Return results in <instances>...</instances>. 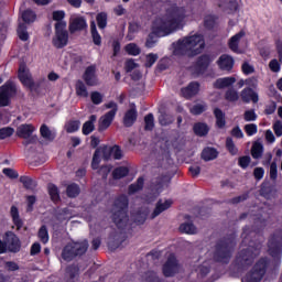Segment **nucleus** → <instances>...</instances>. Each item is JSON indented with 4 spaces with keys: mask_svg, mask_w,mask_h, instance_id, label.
I'll list each match as a JSON object with an SVG mask.
<instances>
[{
    "mask_svg": "<svg viewBox=\"0 0 282 282\" xmlns=\"http://www.w3.org/2000/svg\"><path fill=\"white\" fill-rule=\"evenodd\" d=\"M100 149H96L91 161L93 171H98V169H100Z\"/></svg>",
    "mask_w": 282,
    "mask_h": 282,
    "instance_id": "13d9d810",
    "label": "nucleus"
},
{
    "mask_svg": "<svg viewBox=\"0 0 282 282\" xmlns=\"http://www.w3.org/2000/svg\"><path fill=\"white\" fill-rule=\"evenodd\" d=\"M218 8L223 9V12H227V14H234V12L239 11V1L238 0H220L218 3Z\"/></svg>",
    "mask_w": 282,
    "mask_h": 282,
    "instance_id": "b1692460",
    "label": "nucleus"
},
{
    "mask_svg": "<svg viewBox=\"0 0 282 282\" xmlns=\"http://www.w3.org/2000/svg\"><path fill=\"white\" fill-rule=\"evenodd\" d=\"M138 120V109L135 108V104H131L130 109L126 111L123 116V126L129 128L132 124H135Z\"/></svg>",
    "mask_w": 282,
    "mask_h": 282,
    "instance_id": "6ab92c4d",
    "label": "nucleus"
},
{
    "mask_svg": "<svg viewBox=\"0 0 282 282\" xmlns=\"http://www.w3.org/2000/svg\"><path fill=\"white\" fill-rule=\"evenodd\" d=\"M251 156L253 160H261L263 158V144L261 142H254L251 148Z\"/></svg>",
    "mask_w": 282,
    "mask_h": 282,
    "instance_id": "a19ab883",
    "label": "nucleus"
},
{
    "mask_svg": "<svg viewBox=\"0 0 282 282\" xmlns=\"http://www.w3.org/2000/svg\"><path fill=\"white\" fill-rule=\"evenodd\" d=\"M37 237L40 241H42L43 243H47V241H50V232L47 231V226H41V228L37 231Z\"/></svg>",
    "mask_w": 282,
    "mask_h": 282,
    "instance_id": "864d4df0",
    "label": "nucleus"
},
{
    "mask_svg": "<svg viewBox=\"0 0 282 282\" xmlns=\"http://www.w3.org/2000/svg\"><path fill=\"white\" fill-rule=\"evenodd\" d=\"M20 182L26 191H35L39 183L30 176H20Z\"/></svg>",
    "mask_w": 282,
    "mask_h": 282,
    "instance_id": "f704fd0d",
    "label": "nucleus"
},
{
    "mask_svg": "<svg viewBox=\"0 0 282 282\" xmlns=\"http://www.w3.org/2000/svg\"><path fill=\"white\" fill-rule=\"evenodd\" d=\"M149 217V209H139L132 214V219L137 226H142Z\"/></svg>",
    "mask_w": 282,
    "mask_h": 282,
    "instance_id": "2f4dec72",
    "label": "nucleus"
},
{
    "mask_svg": "<svg viewBox=\"0 0 282 282\" xmlns=\"http://www.w3.org/2000/svg\"><path fill=\"white\" fill-rule=\"evenodd\" d=\"M274 193H276V189L273 185L270 184H262L260 189V195L262 197H265V199H270V197H274Z\"/></svg>",
    "mask_w": 282,
    "mask_h": 282,
    "instance_id": "ea45409f",
    "label": "nucleus"
},
{
    "mask_svg": "<svg viewBox=\"0 0 282 282\" xmlns=\"http://www.w3.org/2000/svg\"><path fill=\"white\" fill-rule=\"evenodd\" d=\"M20 41H30V33H28V25L25 23H20L17 30Z\"/></svg>",
    "mask_w": 282,
    "mask_h": 282,
    "instance_id": "c03bdc74",
    "label": "nucleus"
},
{
    "mask_svg": "<svg viewBox=\"0 0 282 282\" xmlns=\"http://www.w3.org/2000/svg\"><path fill=\"white\" fill-rule=\"evenodd\" d=\"M240 98L246 105L250 102L257 105V102H259V94H257V91L250 87H246L241 90Z\"/></svg>",
    "mask_w": 282,
    "mask_h": 282,
    "instance_id": "f3484780",
    "label": "nucleus"
},
{
    "mask_svg": "<svg viewBox=\"0 0 282 282\" xmlns=\"http://www.w3.org/2000/svg\"><path fill=\"white\" fill-rule=\"evenodd\" d=\"M177 270H178V264H177V259L175 257H170L162 268L163 275L166 278L176 275Z\"/></svg>",
    "mask_w": 282,
    "mask_h": 282,
    "instance_id": "4468645a",
    "label": "nucleus"
},
{
    "mask_svg": "<svg viewBox=\"0 0 282 282\" xmlns=\"http://www.w3.org/2000/svg\"><path fill=\"white\" fill-rule=\"evenodd\" d=\"M181 94L183 98L187 100L197 96L199 94V83L198 82H191L187 87L181 89Z\"/></svg>",
    "mask_w": 282,
    "mask_h": 282,
    "instance_id": "412c9836",
    "label": "nucleus"
},
{
    "mask_svg": "<svg viewBox=\"0 0 282 282\" xmlns=\"http://www.w3.org/2000/svg\"><path fill=\"white\" fill-rule=\"evenodd\" d=\"M159 122L161 127H169V124H173V119L171 118V116L162 113L161 116H159Z\"/></svg>",
    "mask_w": 282,
    "mask_h": 282,
    "instance_id": "e2e57ef3",
    "label": "nucleus"
},
{
    "mask_svg": "<svg viewBox=\"0 0 282 282\" xmlns=\"http://www.w3.org/2000/svg\"><path fill=\"white\" fill-rule=\"evenodd\" d=\"M34 131H35L34 126L29 123H23L17 128L15 134L18 135V138H21L22 140H28V138L33 137L32 133H34Z\"/></svg>",
    "mask_w": 282,
    "mask_h": 282,
    "instance_id": "5701e85b",
    "label": "nucleus"
},
{
    "mask_svg": "<svg viewBox=\"0 0 282 282\" xmlns=\"http://www.w3.org/2000/svg\"><path fill=\"white\" fill-rule=\"evenodd\" d=\"M200 158L204 162H213V160H217V158H219V151L215 148L206 147L203 149Z\"/></svg>",
    "mask_w": 282,
    "mask_h": 282,
    "instance_id": "bb28decb",
    "label": "nucleus"
},
{
    "mask_svg": "<svg viewBox=\"0 0 282 282\" xmlns=\"http://www.w3.org/2000/svg\"><path fill=\"white\" fill-rule=\"evenodd\" d=\"M96 120H98V117L96 115H91L89 119L84 122L82 127L83 135H89L96 131Z\"/></svg>",
    "mask_w": 282,
    "mask_h": 282,
    "instance_id": "a878e982",
    "label": "nucleus"
},
{
    "mask_svg": "<svg viewBox=\"0 0 282 282\" xmlns=\"http://www.w3.org/2000/svg\"><path fill=\"white\" fill-rule=\"evenodd\" d=\"M87 20L85 17H77L73 19L68 24V30L70 34H75V32H83V30H87Z\"/></svg>",
    "mask_w": 282,
    "mask_h": 282,
    "instance_id": "2eb2a0df",
    "label": "nucleus"
},
{
    "mask_svg": "<svg viewBox=\"0 0 282 282\" xmlns=\"http://www.w3.org/2000/svg\"><path fill=\"white\" fill-rule=\"evenodd\" d=\"M158 54L154 53H149L145 56V63H144V67H147V69L153 67V65H155V63H158Z\"/></svg>",
    "mask_w": 282,
    "mask_h": 282,
    "instance_id": "4d7b16f0",
    "label": "nucleus"
},
{
    "mask_svg": "<svg viewBox=\"0 0 282 282\" xmlns=\"http://www.w3.org/2000/svg\"><path fill=\"white\" fill-rule=\"evenodd\" d=\"M235 248H237V234H227L225 237L217 240L213 251V261L228 265L232 259Z\"/></svg>",
    "mask_w": 282,
    "mask_h": 282,
    "instance_id": "20e7f679",
    "label": "nucleus"
},
{
    "mask_svg": "<svg viewBox=\"0 0 282 282\" xmlns=\"http://www.w3.org/2000/svg\"><path fill=\"white\" fill-rule=\"evenodd\" d=\"M83 78L88 87H94L96 85V66L94 65L88 66L85 69Z\"/></svg>",
    "mask_w": 282,
    "mask_h": 282,
    "instance_id": "393cba45",
    "label": "nucleus"
},
{
    "mask_svg": "<svg viewBox=\"0 0 282 282\" xmlns=\"http://www.w3.org/2000/svg\"><path fill=\"white\" fill-rule=\"evenodd\" d=\"M210 260H206L204 261L200 265L197 267L196 272H197V276L199 279H206V276H208V274H210Z\"/></svg>",
    "mask_w": 282,
    "mask_h": 282,
    "instance_id": "72a5a7b5",
    "label": "nucleus"
},
{
    "mask_svg": "<svg viewBox=\"0 0 282 282\" xmlns=\"http://www.w3.org/2000/svg\"><path fill=\"white\" fill-rule=\"evenodd\" d=\"M124 50L129 56H140V53L142 52L135 43L126 45Z\"/></svg>",
    "mask_w": 282,
    "mask_h": 282,
    "instance_id": "5fc2aeb1",
    "label": "nucleus"
},
{
    "mask_svg": "<svg viewBox=\"0 0 282 282\" xmlns=\"http://www.w3.org/2000/svg\"><path fill=\"white\" fill-rule=\"evenodd\" d=\"M88 248L89 242L87 240L67 243L62 250V259L67 262L74 261L76 257H83Z\"/></svg>",
    "mask_w": 282,
    "mask_h": 282,
    "instance_id": "0eeeda50",
    "label": "nucleus"
},
{
    "mask_svg": "<svg viewBox=\"0 0 282 282\" xmlns=\"http://www.w3.org/2000/svg\"><path fill=\"white\" fill-rule=\"evenodd\" d=\"M97 149H100V155H102L104 160L108 161V160H111V158H113V152L111 147L104 145Z\"/></svg>",
    "mask_w": 282,
    "mask_h": 282,
    "instance_id": "bf43d9fd",
    "label": "nucleus"
},
{
    "mask_svg": "<svg viewBox=\"0 0 282 282\" xmlns=\"http://www.w3.org/2000/svg\"><path fill=\"white\" fill-rule=\"evenodd\" d=\"M217 65L223 72H231V69L235 67V58L228 54H223L218 58Z\"/></svg>",
    "mask_w": 282,
    "mask_h": 282,
    "instance_id": "aec40b11",
    "label": "nucleus"
},
{
    "mask_svg": "<svg viewBox=\"0 0 282 282\" xmlns=\"http://www.w3.org/2000/svg\"><path fill=\"white\" fill-rule=\"evenodd\" d=\"M18 78L24 87H29L31 90L39 89V86H36L34 80L26 74L25 66L19 67Z\"/></svg>",
    "mask_w": 282,
    "mask_h": 282,
    "instance_id": "a211bd4d",
    "label": "nucleus"
},
{
    "mask_svg": "<svg viewBox=\"0 0 282 282\" xmlns=\"http://www.w3.org/2000/svg\"><path fill=\"white\" fill-rule=\"evenodd\" d=\"M171 206H173V199H166L164 203L162 202V199H159L152 214L150 215V219H155L156 217H160V215L169 210Z\"/></svg>",
    "mask_w": 282,
    "mask_h": 282,
    "instance_id": "dca6fc26",
    "label": "nucleus"
},
{
    "mask_svg": "<svg viewBox=\"0 0 282 282\" xmlns=\"http://www.w3.org/2000/svg\"><path fill=\"white\" fill-rule=\"evenodd\" d=\"M78 129H80V121L74 120L68 122L66 131L67 133H76Z\"/></svg>",
    "mask_w": 282,
    "mask_h": 282,
    "instance_id": "0e129e2a",
    "label": "nucleus"
},
{
    "mask_svg": "<svg viewBox=\"0 0 282 282\" xmlns=\"http://www.w3.org/2000/svg\"><path fill=\"white\" fill-rule=\"evenodd\" d=\"M47 191L51 202H53V204H61V191L58 189V186L54 183H48Z\"/></svg>",
    "mask_w": 282,
    "mask_h": 282,
    "instance_id": "c85d7f7f",
    "label": "nucleus"
},
{
    "mask_svg": "<svg viewBox=\"0 0 282 282\" xmlns=\"http://www.w3.org/2000/svg\"><path fill=\"white\" fill-rule=\"evenodd\" d=\"M180 231L185 235H197V227L193 223H183L180 226Z\"/></svg>",
    "mask_w": 282,
    "mask_h": 282,
    "instance_id": "37998d69",
    "label": "nucleus"
},
{
    "mask_svg": "<svg viewBox=\"0 0 282 282\" xmlns=\"http://www.w3.org/2000/svg\"><path fill=\"white\" fill-rule=\"evenodd\" d=\"M96 21L99 30H105L108 23V15L107 12H99L96 15Z\"/></svg>",
    "mask_w": 282,
    "mask_h": 282,
    "instance_id": "de8ad7c7",
    "label": "nucleus"
},
{
    "mask_svg": "<svg viewBox=\"0 0 282 282\" xmlns=\"http://www.w3.org/2000/svg\"><path fill=\"white\" fill-rule=\"evenodd\" d=\"M76 95L82 96L83 98H87L89 96V93L87 91V86H85V83L83 80L78 79L75 85Z\"/></svg>",
    "mask_w": 282,
    "mask_h": 282,
    "instance_id": "49530a36",
    "label": "nucleus"
},
{
    "mask_svg": "<svg viewBox=\"0 0 282 282\" xmlns=\"http://www.w3.org/2000/svg\"><path fill=\"white\" fill-rule=\"evenodd\" d=\"M90 99H91L93 105L102 104V95L99 91H93L90 94Z\"/></svg>",
    "mask_w": 282,
    "mask_h": 282,
    "instance_id": "774afa93",
    "label": "nucleus"
},
{
    "mask_svg": "<svg viewBox=\"0 0 282 282\" xmlns=\"http://www.w3.org/2000/svg\"><path fill=\"white\" fill-rule=\"evenodd\" d=\"M245 131L247 135L252 137L256 135L257 131H259L256 123H248L245 126Z\"/></svg>",
    "mask_w": 282,
    "mask_h": 282,
    "instance_id": "338daca9",
    "label": "nucleus"
},
{
    "mask_svg": "<svg viewBox=\"0 0 282 282\" xmlns=\"http://www.w3.org/2000/svg\"><path fill=\"white\" fill-rule=\"evenodd\" d=\"M243 36H246V31L241 30L229 39L228 47L235 54H241V51L239 50V43Z\"/></svg>",
    "mask_w": 282,
    "mask_h": 282,
    "instance_id": "4be33fe9",
    "label": "nucleus"
},
{
    "mask_svg": "<svg viewBox=\"0 0 282 282\" xmlns=\"http://www.w3.org/2000/svg\"><path fill=\"white\" fill-rule=\"evenodd\" d=\"M268 252L275 261H281L282 229H276L268 241Z\"/></svg>",
    "mask_w": 282,
    "mask_h": 282,
    "instance_id": "1a4fd4ad",
    "label": "nucleus"
},
{
    "mask_svg": "<svg viewBox=\"0 0 282 282\" xmlns=\"http://www.w3.org/2000/svg\"><path fill=\"white\" fill-rule=\"evenodd\" d=\"M69 43V32H67V22L55 23V36L52 40V44L56 50H63L67 47Z\"/></svg>",
    "mask_w": 282,
    "mask_h": 282,
    "instance_id": "6e6552de",
    "label": "nucleus"
},
{
    "mask_svg": "<svg viewBox=\"0 0 282 282\" xmlns=\"http://www.w3.org/2000/svg\"><path fill=\"white\" fill-rule=\"evenodd\" d=\"M140 31V24L135 22L129 23L128 26V35L127 39L128 41H133V35Z\"/></svg>",
    "mask_w": 282,
    "mask_h": 282,
    "instance_id": "6e6d98bb",
    "label": "nucleus"
},
{
    "mask_svg": "<svg viewBox=\"0 0 282 282\" xmlns=\"http://www.w3.org/2000/svg\"><path fill=\"white\" fill-rule=\"evenodd\" d=\"M90 34L94 45H102V36H100V33H98V29L96 28L95 21L90 22Z\"/></svg>",
    "mask_w": 282,
    "mask_h": 282,
    "instance_id": "c9c22d12",
    "label": "nucleus"
},
{
    "mask_svg": "<svg viewBox=\"0 0 282 282\" xmlns=\"http://www.w3.org/2000/svg\"><path fill=\"white\" fill-rule=\"evenodd\" d=\"M3 239L7 242L8 252H12L13 254L21 252V239H19V236L14 231H6Z\"/></svg>",
    "mask_w": 282,
    "mask_h": 282,
    "instance_id": "f8f14e48",
    "label": "nucleus"
},
{
    "mask_svg": "<svg viewBox=\"0 0 282 282\" xmlns=\"http://www.w3.org/2000/svg\"><path fill=\"white\" fill-rule=\"evenodd\" d=\"M210 63H213V58L209 54H203L198 56L193 65L194 74H196V76H202V74H206L208 67H210Z\"/></svg>",
    "mask_w": 282,
    "mask_h": 282,
    "instance_id": "ddd939ff",
    "label": "nucleus"
},
{
    "mask_svg": "<svg viewBox=\"0 0 282 282\" xmlns=\"http://www.w3.org/2000/svg\"><path fill=\"white\" fill-rule=\"evenodd\" d=\"M234 83H237L235 77L218 78L214 83V89H226V87H232Z\"/></svg>",
    "mask_w": 282,
    "mask_h": 282,
    "instance_id": "cd10ccee",
    "label": "nucleus"
},
{
    "mask_svg": "<svg viewBox=\"0 0 282 282\" xmlns=\"http://www.w3.org/2000/svg\"><path fill=\"white\" fill-rule=\"evenodd\" d=\"M269 268L270 259L268 257L260 258L241 279V282H262Z\"/></svg>",
    "mask_w": 282,
    "mask_h": 282,
    "instance_id": "423d86ee",
    "label": "nucleus"
},
{
    "mask_svg": "<svg viewBox=\"0 0 282 282\" xmlns=\"http://www.w3.org/2000/svg\"><path fill=\"white\" fill-rule=\"evenodd\" d=\"M241 72L245 76H250V74H254V66L250 65V63L245 62L241 65Z\"/></svg>",
    "mask_w": 282,
    "mask_h": 282,
    "instance_id": "69168bd1",
    "label": "nucleus"
},
{
    "mask_svg": "<svg viewBox=\"0 0 282 282\" xmlns=\"http://www.w3.org/2000/svg\"><path fill=\"white\" fill-rule=\"evenodd\" d=\"M217 129H226V112L220 108H214Z\"/></svg>",
    "mask_w": 282,
    "mask_h": 282,
    "instance_id": "7c9ffc66",
    "label": "nucleus"
},
{
    "mask_svg": "<svg viewBox=\"0 0 282 282\" xmlns=\"http://www.w3.org/2000/svg\"><path fill=\"white\" fill-rule=\"evenodd\" d=\"M225 147L230 155H237V153H239V149H237V145H235V141L231 139V137L226 138Z\"/></svg>",
    "mask_w": 282,
    "mask_h": 282,
    "instance_id": "603ef678",
    "label": "nucleus"
},
{
    "mask_svg": "<svg viewBox=\"0 0 282 282\" xmlns=\"http://www.w3.org/2000/svg\"><path fill=\"white\" fill-rule=\"evenodd\" d=\"M17 96V85L12 82H7L0 86V107H10L12 98Z\"/></svg>",
    "mask_w": 282,
    "mask_h": 282,
    "instance_id": "9d476101",
    "label": "nucleus"
},
{
    "mask_svg": "<svg viewBox=\"0 0 282 282\" xmlns=\"http://www.w3.org/2000/svg\"><path fill=\"white\" fill-rule=\"evenodd\" d=\"M184 19H186V8L184 7H172L166 11L165 19L161 22L159 26H154L152 32L149 33L145 47L149 50L155 47V43H158V36H166L175 30H180L182 28V23H184Z\"/></svg>",
    "mask_w": 282,
    "mask_h": 282,
    "instance_id": "f257e3e1",
    "label": "nucleus"
},
{
    "mask_svg": "<svg viewBox=\"0 0 282 282\" xmlns=\"http://www.w3.org/2000/svg\"><path fill=\"white\" fill-rule=\"evenodd\" d=\"M127 175H129V167L127 166H119L112 171L113 180H122V177H127Z\"/></svg>",
    "mask_w": 282,
    "mask_h": 282,
    "instance_id": "a18cd8bd",
    "label": "nucleus"
},
{
    "mask_svg": "<svg viewBox=\"0 0 282 282\" xmlns=\"http://www.w3.org/2000/svg\"><path fill=\"white\" fill-rule=\"evenodd\" d=\"M144 188V177L140 176L135 183L129 185L128 193L129 195H135V193Z\"/></svg>",
    "mask_w": 282,
    "mask_h": 282,
    "instance_id": "4c0bfd02",
    "label": "nucleus"
},
{
    "mask_svg": "<svg viewBox=\"0 0 282 282\" xmlns=\"http://www.w3.org/2000/svg\"><path fill=\"white\" fill-rule=\"evenodd\" d=\"M66 195L70 199H76L80 195V186L76 183H70L66 187Z\"/></svg>",
    "mask_w": 282,
    "mask_h": 282,
    "instance_id": "e433bc0d",
    "label": "nucleus"
},
{
    "mask_svg": "<svg viewBox=\"0 0 282 282\" xmlns=\"http://www.w3.org/2000/svg\"><path fill=\"white\" fill-rule=\"evenodd\" d=\"M219 20L218 15L208 14L204 18V28L206 30H215V25H217V21Z\"/></svg>",
    "mask_w": 282,
    "mask_h": 282,
    "instance_id": "58836bf2",
    "label": "nucleus"
},
{
    "mask_svg": "<svg viewBox=\"0 0 282 282\" xmlns=\"http://www.w3.org/2000/svg\"><path fill=\"white\" fill-rule=\"evenodd\" d=\"M106 109H111L110 111L106 112L101 117V121L99 122V131H105L111 127V122H113L116 115L118 113V104L116 101H109L105 104Z\"/></svg>",
    "mask_w": 282,
    "mask_h": 282,
    "instance_id": "9b49d317",
    "label": "nucleus"
},
{
    "mask_svg": "<svg viewBox=\"0 0 282 282\" xmlns=\"http://www.w3.org/2000/svg\"><path fill=\"white\" fill-rule=\"evenodd\" d=\"M40 133L44 140H48L50 142H53L54 138H56L54 134H52V130H50V127H47L45 123L41 126Z\"/></svg>",
    "mask_w": 282,
    "mask_h": 282,
    "instance_id": "8fccbe9b",
    "label": "nucleus"
},
{
    "mask_svg": "<svg viewBox=\"0 0 282 282\" xmlns=\"http://www.w3.org/2000/svg\"><path fill=\"white\" fill-rule=\"evenodd\" d=\"M144 131H153L155 129V118L153 117V113H148L144 117Z\"/></svg>",
    "mask_w": 282,
    "mask_h": 282,
    "instance_id": "3c124183",
    "label": "nucleus"
},
{
    "mask_svg": "<svg viewBox=\"0 0 282 282\" xmlns=\"http://www.w3.org/2000/svg\"><path fill=\"white\" fill-rule=\"evenodd\" d=\"M10 216L12 218L13 226H15L17 230H21V228H23V219H21V216L19 215L18 206H11Z\"/></svg>",
    "mask_w": 282,
    "mask_h": 282,
    "instance_id": "c756f323",
    "label": "nucleus"
},
{
    "mask_svg": "<svg viewBox=\"0 0 282 282\" xmlns=\"http://www.w3.org/2000/svg\"><path fill=\"white\" fill-rule=\"evenodd\" d=\"M14 135V128L4 127L0 129V140H6L7 138H12Z\"/></svg>",
    "mask_w": 282,
    "mask_h": 282,
    "instance_id": "052dcab7",
    "label": "nucleus"
},
{
    "mask_svg": "<svg viewBox=\"0 0 282 282\" xmlns=\"http://www.w3.org/2000/svg\"><path fill=\"white\" fill-rule=\"evenodd\" d=\"M111 219L118 230H124L129 224V197L122 194L115 199Z\"/></svg>",
    "mask_w": 282,
    "mask_h": 282,
    "instance_id": "39448f33",
    "label": "nucleus"
},
{
    "mask_svg": "<svg viewBox=\"0 0 282 282\" xmlns=\"http://www.w3.org/2000/svg\"><path fill=\"white\" fill-rule=\"evenodd\" d=\"M261 248H263L261 241L250 240L247 248H243L236 253L232 261L235 270L238 272H246V270L252 268L257 257L261 254Z\"/></svg>",
    "mask_w": 282,
    "mask_h": 282,
    "instance_id": "7ed1b4c3",
    "label": "nucleus"
},
{
    "mask_svg": "<svg viewBox=\"0 0 282 282\" xmlns=\"http://www.w3.org/2000/svg\"><path fill=\"white\" fill-rule=\"evenodd\" d=\"M193 131H194L195 135H197L198 138H205V135L208 133V131H210V128H208L207 123L196 122L193 126Z\"/></svg>",
    "mask_w": 282,
    "mask_h": 282,
    "instance_id": "473e14b6",
    "label": "nucleus"
},
{
    "mask_svg": "<svg viewBox=\"0 0 282 282\" xmlns=\"http://www.w3.org/2000/svg\"><path fill=\"white\" fill-rule=\"evenodd\" d=\"M225 100L227 102H237L239 100V93L235 88H228L225 93Z\"/></svg>",
    "mask_w": 282,
    "mask_h": 282,
    "instance_id": "09e8293b",
    "label": "nucleus"
},
{
    "mask_svg": "<svg viewBox=\"0 0 282 282\" xmlns=\"http://www.w3.org/2000/svg\"><path fill=\"white\" fill-rule=\"evenodd\" d=\"M250 162H252V159L250 158V155H243L240 156L238 159V166H240V169H248V166H250Z\"/></svg>",
    "mask_w": 282,
    "mask_h": 282,
    "instance_id": "680f3d73",
    "label": "nucleus"
},
{
    "mask_svg": "<svg viewBox=\"0 0 282 282\" xmlns=\"http://www.w3.org/2000/svg\"><path fill=\"white\" fill-rule=\"evenodd\" d=\"M22 21L28 24L34 23L36 21V12L32 11V9H26L22 12Z\"/></svg>",
    "mask_w": 282,
    "mask_h": 282,
    "instance_id": "79ce46f5",
    "label": "nucleus"
},
{
    "mask_svg": "<svg viewBox=\"0 0 282 282\" xmlns=\"http://www.w3.org/2000/svg\"><path fill=\"white\" fill-rule=\"evenodd\" d=\"M205 48L206 40L204 39V35L196 33L178 40L174 46V54L175 56L195 58V56H199Z\"/></svg>",
    "mask_w": 282,
    "mask_h": 282,
    "instance_id": "f03ea898",
    "label": "nucleus"
}]
</instances>
